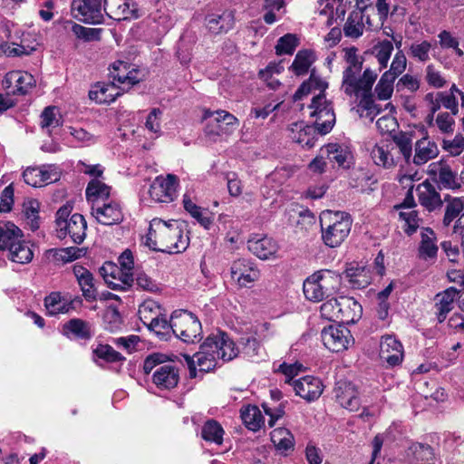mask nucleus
<instances>
[{
  "label": "nucleus",
  "instance_id": "nucleus-1",
  "mask_svg": "<svg viewBox=\"0 0 464 464\" xmlns=\"http://www.w3.org/2000/svg\"><path fill=\"white\" fill-rule=\"evenodd\" d=\"M238 348L229 335L222 331H217L209 334L204 343L200 345V349L194 354L193 357L185 355L187 362L189 376L195 378L196 374V363L201 372H210L214 370L218 365V362H230L236 358L239 353L243 354L248 360H254L258 357L260 351V344L255 337L244 336L239 340Z\"/></svg>",
  "mask_w": 464,
  "mask_h": 464
},
{
  "label": "nucleus",
  "instance_id": "nucleus-2",
  "mask_svg": "<svg viewBox=\"0 0 464 464\" xmlns=\"http://www.w3.org/2000/svg\"><path fill=\"white\" fill-rule=\"evenodd\" d=\"M145 245L151 250L163 253H180L188 246V237L176 220L166 222L154 218L150 223Z\"/></svg>",
  "mask_w": 464,
  "mask_h": 464
},
{
  "label": "nucleus",
  "instance_id": "nucleus-3",
  "mask_svg": "<svg viewBox=\"0 0 464 464\" xmlns=\"http://www.w3.org/2000/svg\"><path fill=\"white\" fill-rule=\"evenodd\" d=\"M137 74L138 71L130 70L127 63L118 61L112 64V69L110 72V76L112 79L111 84L98 86V90H91L89 97L97 103H111L121 95L116 84H125L130 88L140 82Z\"/></svg>",
  "mask_w": 464,
  "mask_h": 464
},
{
  "label": "nucleus",
  "instance_id": "nucleus-4",
  "mask_svg": "<svg viewBox=\"0 0 464 464\" xmlns=\"http://www.w3.org/2000/svg\"><path fill=\"white\" fill-rule=\"evenodd\" d=\"M321 237L328 247H337L351 232L353 218L346 212H327L320 218Z\"/></svg>",
  "mask_w": 464,
  "mask_h": 464
},
{
  "label": "nucleus",
  "instance_id": "nucleus-5",
  "mask_svg": "<svg viewBox=\"0 0 464 464\" xmlns=\"http://www.w3.org/2000/svg\"><path fill=\"white\" fill-rule=\"evenodd\" d=\"M172 333L185 343H198L202 338L201 323L192 313L176 310L172 313Z\"/></svg>",
  "mask_w": 464,
  "mask_h": 464
},
{
  "label": "nucleus",
  "instance_id": "nucleus-6",
  "mask_svg": "<svg viewBox=\"0 0 464 464\" xmlns=\"http://www.w3.org/2000/svg\"><path fill=\"white\" fill-rule=\"evenodd\" d=\"M309 109L310 116L315 118L313 128L321 135L329 133L335 123V114L331 103L326 101L325 95H315L312 99Z\"/></svg>",
  "mask_w": 464,
  "mask_h": 464
},
{
  "label": "nucleus",
  "instance_id": "nucleus-7",
  "mask_svg": "<svg viewBox=\"0 0 464 464\" xmlns=\"http://www.w3.org/2000/svg\"><path fill=\"white\" fill-rule=\"evenodd\" d=\"M361 72H353L351 69H345L343 72L342 88L348 96H359L362 91H372V85L377 79V73L367 68L362 75L358 77Z\"/></svg>",
  "mask_w": 464,
  "mask_h": 464
},
{
  "label": "nucleus",
  "instance_id": "nucleus-8",
  "mask_svg": "<svg viewBox=\"0 0 464 464\" xmlns=\"http://www.w3.org/2000/svg\"><path fill=\"white\" fill-rule=\"evenodd\" d=\"M71 14L73 18L89 24H101L104 22L101 0H72Z\"/></svg>",
  "mask_w": 464,
  "mask_h": 464
},
{
  "label": "nucleus",
  "instance_id": "nucleus-9",
  "mask_svg": "<svg viewBox=\"0 0 464 464\" xmlns=\"http://www.w3.org/2000/svg\"><path fill=\"white\" fill-rule=\"evenodd\" d=\"M61 169L55 164H45L40 167H29L23 172L26 184L32 187H43L60 180Z\"/></svg>",
  "mask_w": 464,
  "mask_h": 464
},
{
  "label": "nucleus",
  "instance_id": "nucleus-10",
  "mask_svg": "<svg viewBox=\"0 0 464 464\" xmlns=\"http://www.w3.org/2000/svg\"><path fill=\"white\" fill-rule=\"evenodd\" d=\"M178 185L179 179L174 174L158 176L150 184L149 194L155 202L169 203L177 197Z\"/></svg>",
  "mask_w": 464,
  "mask_h": 464
},
{
  "label": "nucleus",
  "instance_id": "nucleus-11",
  "mask_svg": "<svg viewBox=\"0 0 464 464\" xmlns=\"http://www.w3.org/2000/svg\"><path fill=\"white\" fill-rule=\"evenodd\" d=\"M100 274L112 290H128L134 282L132 273L125 272L112 262H105L100 268Z\"/></svg>",
  "mask_w": 464,
  "mask_h": 464
},
{
  "label": "nucleus",
  "instance_id": "nucleus-12",
  "mask_svg": "<svg viewBox=\"0 0 464 464\" xmlns=\"http://www.w3.org/2000/svg\"><path fill=\"white\" fill-rule=\"evenodd\" d=\"M321 338L324 346L333 353L346 350L353 341L350 330L343 324L324 327Z\"/></svg>",
  "mask_w": 464,
  "mask_h": 464
},
{
  "label": "nucleus",
  "instance_id": "nucleus-13",
  "mask_svg": "<svg viewBox=\"0 0 464 464\" xmlns=\"http://www.w3.org/2000/svg\"><path fill=\"white\" fill-rule=\"evenodd\" d=\"M92 215L103 226L118 225L124 219L121 204L113 200L104 202L96 200L92 206Z\"/></svg>",
  "mask_w": 464,
  "mask_h": 464
},
{
  "label": "nucleus",
  "instance_id": "nucleus-14",
  "mask_svg": "<svg viewBox=\"0 0 464 464\" xmlns=\"http://www.w3.org/2000/svg\"><path fill=\"white\" fill-rule=\"evenodd\" d=\"M231 277L242 287H248L260 277L256 264L248 258L235 260L230 267Z\"/></svg>",
  "mask_w": 464,
  "mask_h": 464
},
{
  "label": "nucleus",
  "instance_id": "nucleus-15",
  "mask_svg": "<svg viewBox=\"0 0 464 464\" xmlns=\"http://www.w3.org/2000/svg\"><path fill=\"white\" fill-rule=\"evenodd\" d=\"M429 174L434 177L433 180L440 189L458 190L461 188L457 173L442 160L431 163L429 166Z\"/></svg>",
  "mask_w": 464,
  "mask_h": 464
},
{
  "label": "nucleus",
  "instance_id": "nucleus-16",
  "mask_svg": "<svg viewBox=\"0 0 464 464\" xmlns=\"http://www.w3.org/2000/svg\"><path fill=\"white\" fill-rule=\"evenodd\" d=\"M334 396L338 403L351 411H358L361 405V401L358 397V391L354 384L347 381H339L336 382L334 390Z\"/></svg>",
  "mask_w": 464,
  "mask_h": 464
},
{
  "label": "nucleus",
  "instance_id": "nucleus-17",
  "mask_svg": "<svg viewBox=\"0 0 464 464\" xmlns=\"http://www.w3.org/2000/svg\"><path fill=\"white\" fill-rule=\"evenodd\" d=\"M380 358L391 367L399 365L403 359V346L392 335L383 336L380 343Z\"/></svg>",
  "mask_w": 464,
  "mask_h": 464
},
{
  "label": "nucleus",
  "instance_id": "nucleus-18",
  "mask_svg": "<svg viewBox=\"0 0 464 464\" xmlns=\"http://www.w3.org/2000/svg\"><path fill=\"white\" fill-rule=\"evenodd\" d=\"M87 222L84 217L79 213L71 216L68 222L63 224L58 230V237L64 238L67 235L70 236L72 242L80 245L86 237Z\"/></svg>",
  "mask_w": 464,
  "mask_h": 464
},
{
  "label": "nucleus",
  "instance_id": "nucleus-19",
  "mask_svg": "<svg viewBox=\"0 0 464 464\" xmlns=\"http://www.w3.org/2000/svg\"><path fill=\"white\" fill-rule=\"evenodd\" d=\"M153 383L160 390H171L179 382V368L172 363L160 365L152 373Z\"/></svg>",
  "mask_w": 464,
  "mask_h": 464
},
{
  "label": "nucleus",
  "instance_id": "nucleus-20",
  "mask_svg": "<svg viewBox=\"0 0 464 464\" xmlns=\"http://www.w3.org/2000/svg\"><path fill=\"white\" fill-rule=\"evenodd\" d=\"M292 385L295 394L307 401L317 400L323 392V385L318 378L313 376H304L293 381Z\"/></svg>",
  "mask_w": 464,
  "mask_h": 464
},
{
  "label": "nucleus",
  "instance_id": "nucleus-21",
  "mask_svg": "<svg viewBox=\"0 0 464 464\" xmlns=\"http://www.w3.org/2000/svg\"><path fill=\"white\" fill-rule=\"evenodd\" d=\"M459 291L455 287H449L437 294L434 297L435 314L439 323L446 320L450 312L455 307V302L459 298Z\"/></svg>",
  "mask_w": 464,
  "mask_h": 464
},
{
  "label": "nucleus",
  "instance_id": "nucleus-22",
  "mask_svg": "<svg viewBox=\"0 0 464 464\" xmlns=\"http://www.w3.org/2000/svg\"><path fill=\"white\" fill-rule=\"evenodd\" d=\"M3 85L9 89L14 85L13 94H26L34 85L35 80L31 73L13 71L6 73Z\"/></svg>",
  "mask_w": 464,
  "mask_h": 464
},
{
  "label": "nucleus",
  "instance_id": "nucleus-23",
  "mask_svg": "<svg viewBox=\"0 0 464 464\" xmlns=\"http://www.w3.org/2000/svg\"><path fill=\"white\" fill-rule=\"evenodd\" d=\"M248 250L258 258L266 260L276 256L278 251L277 243L266 236H255L247 241Z\"/></svg>",
  "mask_w": 464,
  "mask_h": 464
},
{
  "label": "nucleus",
  "instance_id": "nucleus-24",
  "mask_svg": "<svg viewBox=\"0 0 464 464\" xmlns=\"http://www.w3.org/2000/svg\"><path fill=\"white\" fill-rule=\"evenodd\" d=\"M362 305L353 297L340 296L337 321L343 324L356 323L362 315Z\"/></svg>",
  "mask_w": 464,
  "mask_h": 464
},
{
  "label": "nucleus",
  "instance_id": "nucleus-25",
  "mask_svg": "<svg viewBox=\"0 0 464 464\" xmlns=\"http://www.w3.org/2000/svg\"><path fill=\"white\" fill-rule=\"evenodd\" d=\"M417 191L420 204L429 212L440 209L443 207L440 194L429 181H424L419 185Z\"/></svg>",
  "mask_w": 464,
  "mask_h": 464
},
{
  "label": "nucleus",
  "instance_id": "nucleus-26",
  "mask_svg": "<svg viewBox=\"0 0 464 464\" xmlns=\"http://www.w3.org/2000/svg\"><path fill=\"white\" fill-rule=\"evenodd\" d=\"M103 12L110 18L117 21L138 17L137 10L130 8L128 0H104Z\"/></svg>",
  "mask_w": 464,
  "mask_h": 464
},
{
  "label": "nucleus",
  "instance_id": "nucleus-27",
  "mask_svg": "<svg viewBox=\"0 0 464 464\" xmlns=\"http://www.w3.org/2000/svg\"><path fill=\"white\" fill-rule=\"evenodd\" d=\"M72 272L85 300L88 302L95 301L97 299V289L94 285L92 274L87 268L80 265H74Z\"/></svg>",
  "mask_w": 464,
  "mask_h": 464
},
{
  "label": "nucleus",
  "instance_id": "nucleus-28",
  "mask_svg": "<svg viewBox=\"0 0 464 464\" xmlns=\"http://www.w3.org/2000/svg\"><path fill=\"white\" fill-rule=\"evenodd\" d=\"M63 334L67 337L89 341L94 334L92 324L80 318H72L63 326Z\"/></svg>",
  "mask_w": 464,
  "mask_h": 464
},
{
  "label": "nucleus",
  "instance_id": "nucleus-29",
  "mask_svg": "<svg viewBox=\"0 0 464 464\" xmlns=\"http://www.w3.org/2000/svg\"><path fill=\"white\" fill-rule=\"evenodd\" d=\"M205 21L208 31L214 34H218L232 29L235 18L231 11L225 10L221 14H208Z\"/></svg>",
  "mask_w": 464,
  "mask_h": 464
},
{
  "label": "nucleus",
  "instance_id": "nucleus-30",
  "mask_svg": "<svg viewBox=\"0 0 464 464\" xmlns=\"http://www.w3.org/2000/svg\"><path fill=\"white\" fill-rule=\"evenodd\" d=\"M439 152L438 146L434 141L430 140L428 138H422L415 143V154L412 158V162L417 166L423 165L429 160L435 159Z\"/></svg>",
  "mask_w": 464,
  "mask_h": 464
},
{
  "label": "nucleus",
  "instance_id": "nucleus-31",
  "mask_svg": "<svg viewBox=\"0 0 464 464\" xmlns=\"http://www.w3.org/2000/svg\"><path fill=\"white\" fill-rule=\"evenodd\" d=\"M421 239L419 246V257L423 260L435 259L438 253L436 236L430 227H424L421 231Z\"/></svg>",
  "mask_w": 464,
  "mask_h": 464
},
{
  "label": "nucleus",
  "instance_id": "nucleus-32",
  "mask_svg": "<svg viewBox=\"0 0 464 464\" xmlns=\"http://www.w3.org/2000/svg\"><path fill=\"white\" fill-rule=\"evenodd\" d=\"M83 249L76 246L52 248L45 252L46 257L54 265L72 262L82 256Z\"/></svg>",
  "mask_w": 464,
  "mask_h": 464
},
{
  "label": "nucleus",
  "instance_id": "nucleus-33",
  "mask_svg": "<svg viewBox=\"0 0 464 464\" xmlns=\"http://www.w3.org/2000/svg\"><path fill=\"white\" fill-rule=\"evenodd\" d=\"M315 280H318L327 297L334 295L340 288L342 277L332 270H320L314 273Z\"/></svg>",
  "mask_w": 464,
  "mask_h": 464
},
{
  "label": "nucleus",
  "instance_id": "nucleus-34",
  "mask_svg": "<svg viewBox=\"0 0 464 464\" xmlns=\"http://www.w3.org/2000/svg\"><path fill=\"white\" fill-rule=\"evenodd\" d=\"M363 9L353 10L343 25V34L346 37L357 39L364 31Z\"/></svg>",
  "mask_w": 464,
  "mask_h": 464
},
{
  "label": "nucleus",
  "instance_id": "nucleus-35",
  "mask_svg": "<svg viewBox=\"0 0 464 464\" xmlns=\"http://www.w3.org/2000/svg\"><path fill=\"white\" fill-rule=\"evenodd\" d=\"M22 230L12 222H0V250L8 251L23 237Z\"/></svg>",
  "mask_w": 464,
  "mask_h": 464
},
{
  "label": "nucleus",
  "instance_id": "nucleus-36",
  "mask_svg": "<svg viewBox=\"0 0 464 464\" xmlns=\"http://www.w3.org/2000/svg\"><path fill=\"white\" fill-rule=\"evenodd\" d=\"M325 151L331 162H335L343 168H349L353 155L346 146L329 143L325 146Z\"/></svg>",
  "mask_w": 464,
  "mask_h": 464
},
{
  "label": "nucleus",
  "instance_id": "nucleus-37",
  "mask_svg": "<svg viewBox=\"0 0 464 464\" xmlns=\"http://www.w3.org/2000/svg\"><path fill=\"white\" fill-rule=\"evenodd\" d=\"M44 306L49 315L68 314L73 309L72 303L63 300L57 292L51 293L44 298Z\"/></svg>",
  "mask_w": 464,
  "mask_h": 464
},
{
  "label": "nucleus",
  "instance_id": "nucleus-38",
  "mask_svg": "<svg viewBox=\"0 0 464 464\" xmlns=\"http://www.w3.org/2000/svg\"><path fill=\"white\" fill-rule=\"evenodd\" d=\"M327 87L328 83L317 76L314 70H313L309 79L304 82L295 92L294 100H301L304 96L310 93L312 90H318L320 92L319 94H324V92Z\"/></svg>",
  "mask_w": 464,
  "mask_h": 464
},
{
  "label": "nucleus",
  "instance_id": "nucleus-39",
  "mask_svg": "<svg viewBox=\"0 0 464 464\" xmlns=\"http://www.w3.org/2000/svg\"><path fill=\"white\" fill-rule=\"evenodd\" d=\"M183 206L192 218H194L202 227L208 229L213 223V217L208 210H203L195 204L189 196L184 195Z\"/></svg>",
  "mask_w": 464,
  "mask_h": 464
},
{
  "label": "nucleus",
  "instance_id": "nucleus-40",
  "mask_svg": "<svg viewBox=\"0 0 464 464\" xmlns=\"http://www.w3.org/2000/svg\"><path fill=\"white\" fill-rule=\"evenodd\" d=\"M241 419L246 427L251 430H258L265 423L262 412L256 405H247L240 411Z\"/></svg>",
  "mask_w": 464,
  "mask_h": 464
},
{
  "label": "nucleus",
  "instance_id": "nucleus-41",
  "mask_svg": "<svg viewBox=\"0 0 464 464\" xmlns=\"http://www.w3.org/2000/svg\"><path fill=\"white\" fill-rule=\"evenodd\" d=\"M8 252L9 259L18 264H28L34 257V252L29 242H26L22 238L17 240Z\"/></svg>",
  "mask_w": 464,
  "mask_h": 464
},
{
  "label": "nucleus",
  "instance_id": "nucleus-42",
  "mask_svg": "<svg viewBox=\"0 0 464 464\" xmlns=\"http://www.w3.org/2000/svg\"><path fill=\"white\" fill-rule=\"evenodd\" d=\"M111 193V187L97 179L91 180L86 188L85 194L88 201L93 206L96 200L107 201Z\"/></svg>",
  "mask_w": 464,
  "mask_h": 464
},
{
  "label": "nucleus",
  "instance_id": "nucleus-43",
  "mask_svg": "<svg viewBox=\"0 0 464 464\" xmlns=\"http://www.w3.org/2000/svg\"><path fill=\"white\" fill-rule=\"evenodd\" d=\"M314 61L315 57L313 51L307 49L300 50L296 53L290 69L295 75L301 76L308 72Z\"/></svg>",
  "mask_w": 464,
  "mask_h": 464
},
{
  "label": "nucleus",
  "instance_id": "nucleus-44",
  "mask_svg": "<svg viewBox=\"0 0 464 464\" xmlns=\"http://www.w3.org/2000/svg\"><path fill=\"white\" fill-rule=\"evenodd\" d=\"M40 203L36 199H29L23 203V216L27 227L35 231L40 227Z\"/></svg>",
  "mask_w": 464,
  "mask_h": 464
},
{
  "label": "nucleus",
  "instance_id": "nucleus-45",
  "mask_svg": "<svg viewBox=\"0 0 464 464\" xmlns=\"http://www.w3.org/2000/svg\"><path fill=\"white\" fill-rule=\"evenodd\" d=\"M393 49V44L390 40L380 41L372 46V53L378 62L380 71L387 68Z\"/></svg>",
  "mask_w": 464,
  "mask_h": 464
},
{
  "label": "nucleus",
  "instance_id": "nucleus-46",
  "mask_svg": "<svg viewBox=\"0 0 464 464\" xmlns=\"http://www.w3.org/2000/svg\"><path fill=\"white\" fill-rule=\"evenodd\" d=\"M271 441L275 447L282 451L285 452L294 448V436L285 428H278L271 432Z\"/></svg>",
  "mask_w": 464,
  "mask_h": 464
},
{
  "label": "nucleus",
  "instance_id": "nucleus-47",
  "mask_svg": "<svg viewBox=\"0 0 464 464\" xmlns=\"http://www.w3.org/2000/svg\"><path fill=\"white\" fill-rule=\"evenodd\" d=\"M224 430L221 425L215 420H207L201 430L203 440L221 445L223 442Z\"/></svg>",
  "mask_w": 464,
  "mask_h": 464
},
{
  "label": "nucleus",
  "instance_id": "nucleus-48",
  "mask_svg": "<svg viewBox=\"0 0 464 464\" xmlns=\"http://www.w3.org/2000/svg\"><path fill=\"white\" fill-rule=\"evenodd\" d=\"M314 273L307 277L303 285V291L305 297L312 302H320L325 298H328L324 292L321 284L318 280H315Z\"/></svg>",
  "mask_w": 464,
  "mask_h": 464
},
{
  "label": "nucleus",
  "instance_id": "nucleus-49",
  "mask_svg": "<svg viewBox=\"0 0 464 464\" xmlns=\"http://www.w3.org/2000/svg\"><path fill=\"white\" fill-rule=\"evenodd\" d=\"M464 210V197H456L446 205L442 224L449 227Z\"/></svg>",
  "mask_w": 464,
  "mask_h": 464
},
{
  "label": "nucleus",
  "instance_id": "nucleus-50",
  "mask_svg": "<svg viewBox=\"0 0 464 464\" xmlns=\"http://www.w3.org/2000/svg\"><path fill=\"white\" fill-rule=\"evenodd\" d=\"M92 354L94 357L102 359L106 362L125 361V357L109 344H98L97 347L92 350Z\"/></svg>",
  "mask_w": 464,
  "mask_h": 464
},
{
  "label": "nucleus",
  "instance_id": "nucleus-51",
  "mask_svg": "<svg viewBox=\"0 0 464 464\" xmlns=\"http://www.w3.org/2000/svg\"><path fill=\"white\" fill-rule=\"evenodd\" d=\"M149 329L153 331L160 340H168L172 332V315L168 321L165 317H155L150 324Z\"/></svg>",
  "mask_w": 464,
  "mask_h": 464
},
{
  "label": "nucleus",
  "instance_id": "nucleus-52",
  "mask_svg": "<svg viewBox=\"0 0 464 464\" xmlns=\"http://www.w3.org/2000/svg\"><path fill=\"white\" fill-rule=\"evenodd\" d=\"M399 217L404 221L403 230L407 235L411 236L417 231L420 218L416 209L401 210L399 212Z\"/></svg>",
  "mask_w": 464,
  "mask_h": 464
},
{
  "label": "nucleus",
  "instance_id": "nucleus-53",
  "mask_svg": "<svg viewBox=\"0 0 464 464\" xmlns=\"http://www.w3.org/2000/svg\"><path fill=\"white\" fill-rule=\"evenodd\" d=\"M359 96L361 97L359 107L366 111V117H369L371 121H373L374 117L381 112V108L374 102L372 91H362Z\"/></svg>",
  "mask_w": 464,
  "mask_h": 464
},
{
  "label": "nucleus",
  "instance_id": "nucleus-54",
  "mask_svg": "<svg viewBox=\"0 0 464 464\" xmlns=\"http://www.w3.org/2000/svg\"><path fill=\"white\" fill-rule=\"evenodd\" d=\"M372 158L376 165L385 169H391L395 165L388 147L375 146L372 150Z\"/></svg>",
  "mask_w": 464,
  "mask_h": 464
},
{
  "label": "nucleus",
  "instance_id": "nucleus-55",
  "mask_svg": "<svg viewBox=\"0 0 464 464\" xmlns=\"http://www.w3.org/2000/svg\"><path fill=\"white\" fill-rule=\"evenodd\" d=\"M61 125V116L59 111L54 106L46 107L41 114V126L43 129L56 128Z\"/></svg>",
  "mask_w": 464,
  "mask_h": 464
},
{
  "label": "nucleus",
  "instance_id": "nucleus-56",
  "mask_svg": "<svg viewBox=\"0 0 464 464\" xmlns=\"http://www.w3.org/2000/svg\"><path fill=\"white\" fill-rule=\"evenodd\" d=\"M407 59L402 50L397 51L395 53L390 69L384 72L385 77H390L396 80L406 69Z\"/></svg>",
  "mask_w": 464,
  "mask_h": 464
},
{
  "label": "nucleus",
  "instance_id": "nucleus-57",
  "mask_svg": "<svg viewBox=\"0 0 464 464\" xmlns=\"http://www.w3.org/2000/svg\"><path fill=\"white\" fill-rule=\"evenodd\" d=\"M72 32L77 39L84 42H92L100 40L102 29L88 28L73 23L72 25Z\"/></svg>",
  "mask_w": 464,
  "mask_h": 464
},
{
  "label": "nucleus",
  "instance_id": "nucleus-58",
  "mask_svg": "<svg viewBox=\"0 0 464 464\" xmlns=\"http://www.w3.org/2000/svg\"><path fill=\"white\" fill-rule=\"evenodd\" d=\"M362 273L363 269L359 267H350L345 270V277L351 287L361 289L369 285L368 277Z\"/></svg>",
  "mask_w": 464,
  "mask_h": 464
},
{
  "label": "nucleus",
  "instance_id": "nucleus-59",
  "mask_svg": "<svg viewBox=\"0 0 464 464\" xmlns=\"http://www.w3.org/2000/svg\"><path fill=\"white\" fill-rule=\"evenodd\" d=\"M393 141L403 156L405 161L410 163L412 156V140L411 136L405 132H400L393 137Z\"/></svg>",
  "mask_w": 464,
  "mask_h": 464
},
{
  "label": "nucleus",
  "instance_id": "nucleus-60",
  "mask_svg": "<svg viewBox=\"0 0 464 464\" xmlns=\"http://www.w3.org/2000/svg\"><path fill=\"white\" fill-rule=\"evenodd\" d=\"M298 45L295 35L287 34L280 37L276 45V53L278 55L292 54Z\"/></svg>",
  "mask_w": 464,
  "mask_h": 464
},
{
  "label": "nucleus",
  "instance_id": "nucleus-61",
  "mask_svg": "<svg viewBox=\"0 0 464 464\" xmlns=\"http://www.w3.org/2000/svg\"><path fill=\"white\" fill-rule=\"evenodd\" d=\"M394 82V79L385 77L384 73L382 75L375 87V92L379 100L385 101L392 97Z\"/></svg>",
  "mask_w": 464,
  "mask_h": 464
},
{
  "label": "nucleus",
  "instance_id": "nucleus-62",
  "mask_svg": "<svg viewBox=\"0 0 464 464\" xmlns=\"http://www.w3.org/2000/svg\"><path fill=\"white\" fill-rule=\"evenodd\" d=\"M216 120L224 126L226 134L233 132L238 126L239 121L236 116L227 111H216Z\"/></svg>",
  "mask_w": 464,
  "mask_h": 464
},
{
  "label": "nucleus",
  "instance_id": "nucleus-63",
  "mask_svg": "<svg viewBox=\"0 0 464 464\" xmlns=\"http://www.w3.org/2000/svg\"><path fill=\"white\" fill-rule=\"evenodd\" d=\"M162 111L160 109L154 108L147 116L145 127L146 129L159 137L161 134L160 117Z\"/></svg>",
  "mask_w": 464,
  "mask_h": 464
},
{
  "label": "nucleus",
  "instance_id": "nucleus-64",
  "mask_svg": "<svg viewBox=\"0 0 464 464\" xmlns=\"http://www.w3.org/2000/svg\"><path fill=\"white\" fill-rule=\"evenodd\" d=\"M430 44L428 41H423L420 44L414 43L410 47V55L420 62H427L430 59Z\"/></svg>",
  "mask_w": 464,
  "mask_h": 464
}]
</instances>
